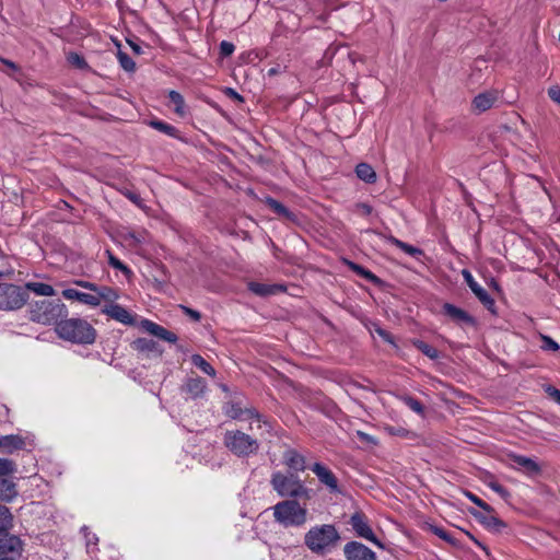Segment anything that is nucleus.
<instances>
[{"label": "nucleus", "instance_id": "nucleus-1", "mask_svg": "<svg viewBox=\"0 0 560 560\" xmlns=\"http://www.w3.org/2000/svg\"><path fill=\"white\" fill-rule=\"evenodd\" d=\"M55 331L60 339L80 346L93 345L97 338V331L93 325L79 317L61 318Z\"/></svg>", "mask_w": 560, "mask_h": 560}, {"label": "nucleus", "instance_id": "nucleus-2", "mask_svg": "<svg viewBox=\"0 0 560 560\" xmlns=\"http://www.w3.org/2000/svg\"><path fill=\"white\" fill-rule=\"evenodd\" d=\"M28 305L30 320L33 323L57 327L61 318L68 316V308L60 299L34 301Z\"/></svg>", "mask_w": 560, "mask_h": 560}, {"label": "nucleus", "instance_id": "nucleus-3", "mask_svg": "<svg viewBox=\"0 0 560 560\" xmlns=\"http://www.w3.org/2000/svg\"><path fill=\"white\" fill-rule=\"evenodd\" d=\"M340 534L332 524L312 527L304 536L305 546L314 553L325 555L337 546Z\"/></svg>", "mask_w": 560, "mask_h": 560}, {"label": "nucleus", "instance_id": "nucleus-4", "mask_svg": "<svg viewBox=\"0 0 560 560\" xmlns=\"http://www.w3.org/2000/svg\"><path fill=\"white\" fill-rule=\"evenodd\" d=\"M270 485L272 489L282 498L311 499V490L307 489L299 476L294 472L284 475L276 471L271 476Z\"/></svg>", "mask_w": 560, "mask_h": 560}, {"label": "nucleus", "instance_id": "nucleus-5", "mask_svg": "<svg viewBox=\"0 0 560 560\" xmlns=\"http://www.w3.org/2000/svg\"><path fill=\"white\" fill-rule=\"evenodd\" d=\"M273 517L283 527H300L307 521V510L298 500H283L273 508Z\"/></svg>", "mask_w": 560, "mask_h": 560}, {"label": "nucleus", "instance_id": "nucleus-6", "mask_svg": "<svg viewBox=\"0 0 560 560\" xmlns=\"http://www.w3.org/2000/svg\"><path fill=\"white\" fill-rule=\"evenodd\" d=\"M224 446L237 457L257 454L259 442L241 430H228L223 436Z\"/></svg>", "mask_w": 560, "mask_h": 560}, {"label": "nucleus", "instance_id": "nucleus-7", "mask_svg": "<svg viewBox=\"0 0 560 560\" xmlns=\"http://www.w3.org/2000/svg\"><path fill=\"white\" fill-rule=\"evenodd\" d=\"M30 299V294L22 285L0 282V311L21 310Z\"/></svg>", "mask_w": 560, "mask_h": 560}, {"label": "nucleus", "instance_id": "nucleus-8", "mask_svg": "<svg viewBox=\"0 0 560 560\" xmlns=\"http://www.w3.org/2000/svg\"><path fill=\"white\" fill-rule=\"evenodd\" d=\"M348 524L352 527V530L354 532L355 536L359 538H363L380 549H385V545L376 537L374 534L366 514L362 511L354 512L350 520L348 521Z\"/></svg>", "mask_w": 560, "mask_h": 560}, {"label": "nucleus", "instance_id": "nucleus-9", "mask_svg": "<svg viewBox=\"0 0 560 560\" xmlns=\"http://www.w3.org/2000/svg\"><path fill=\"white\" fill-rule=\"evenodd\" d=\"M10 530H0V557H21L24 542L20 536L11 534Z\"/></svg>", "mask_w": 560, "mask_h": 560}, {"label": "nucleus", "instance_id": "nucleus-10", "mask_svg": "<svg viewBox=\"0 0 560 560\" xmlns=\"http://www.w3.org/2000/svg\"><path fill=\"white\" fill-rule=\"evenodd\" d=\"M441 313L456 325L469 326L474 328L478 326V320L476 317L452 303L445 302L442 305Z\"/></svg>", "mask_w": 560, "mask_h": 560}, {"label": "nucleus", "instance_id": "nucleus-11", "mask_svg": "<svg viewBox=\"0 0 560 560\" xmlns=\"http://www.w3.org/2000/svg\"><path fill=\"white\" fill-rule=\"evenodd\" d=\"M462 275L464 277L465 282L469 287V289L472 291V293L477 296V299L480 301V303L492 314L498 315V311L495 307L494 300L490 296V294L481 287L479 285L472 275L469 270L464 269L462 271Z\"/></svg>", "mask_w": 560, "mask_h": 560}, {"label": "nucleus", "instance_id": "nucleus-12", "mask_svg": "<svg viewBox=\"0 0 560 560\" xmlns=\"http://www.w3.org/2000/svg\"><path fill=\"white\" fill-rule=\"evenodd\" d=\"M343 556L347 560H377L376 553L358 540L348 541L343 546Z\"/></svg>", "mask_w": 560, "mask_h": 560}, {"label": "nucleus", "instance_id": "nucleus-13", "mask_svg": "<svg viewBox=\"0 0 560 560\" xmlns=\"http://www.w3.org/2000/svg\"><path fill=\"white\" fill-rule=\"evenodd\" d=\"M468 513L477 521L479 522L486 529L499 534L503 529L508 527V524L499 518L498 516L493 515V513L485 514L481 511H478L474 508L468 509Z\"/></svg>", "mask_w": 560, "mask_h": 560}, {"label": "nucleus", "instance_id": "nucleus-14", "mask_svg": "<svg viewBox=\"0 0 560 560\" xmlns=\"http://www.w3.org/2000/svg\"><path fill=\"white\" fill-rule=\"evenodd\" d=\"M311 470L316 475L318 480L325 485L330 493H341L338 485V479L335 474L320 463H315Z\"/></svg>", "mask_w": 560, "mask_h": 560}, {"label": "nucleus", "instance_id": "nucleus-15", "mask_svg": "<svg viewBox=\"0 0 560 560\" xmlns=\"http://www.w3.org/2000/svg\"><path fill=\"white\" fill-rule=\"evenodd\" d=\"M264 203L280 219L299 224L300 223V215L298 212L291 211L288 207H285L282 202L278 201L277 199L267 196L264 199Z\"/></svg>", "mask_w": 560, "mask_h": 560}, {"label": "nucleus", "instance_id": "nucleus-16", "mask_svg": "<svg viewBox=\"0 0 560 560\" xmlns=\"http://www.w3.org/2000/svg\"><path fill=\"white\" fill-rule=\"evenodd\" d=\"M140 327L148 331L149 334L153 335L154 337H158L159 339H162L164 341H167L170 343H175L178 340V337L176 334L167 330L163 326L150 320V319H142L140 322Z\"/></svg>", "mask_w": 560, "mask_h": 560}, {"label": "nucleus", "instance_id": "nucleus-17", "mask_svg": "<svg viewBox=\"0 0 560 560\" xmlns=\"http://www.w3.org/2000/svg\"><path fill=\"white\" fill-rule=\"evenodd\" d=\"M102 312L124 325H136L135 316L120 304L112 303L105 306Z\"/></svg>", "mask_w": 560, "mask_h": 560}, {"label": "nucleus", "instance_id": "nucleus-18", "mask_svg": "<svg viewBox=\"0 0 560 560\" xmlns=\"http://www.w3.org/2000/svg\"><path fill=\"white\" fill-rule=\"evenodd\" d=\"M342 264L347 266L351 271H353L357 276L365 279L366 281L371 282L377 288H383L385 285V282L378 278L376 275H374L369 269L364 268L363 266L348 259L342 258Z\"/></svg>", "mask_w": 560, "mask_h": 560}, {"label": "nucleus", "instance_id": "nucleus-19", "mask_svg": "<svg viewBox=\"0 0 560 560\" xmlns=\"http://www.w3.org/2000/svg\"><path fill=\"white\" fill-rule=\"evenodd\" d=\"M498 101L497 91H486L476 95L471 102L472 110L481 114L490 109Z\"/></svg>", "mask_w": 560, "mask_h": 560}, {"label": "nucleus", "instance_id": "nucleus-20", "mask_svg": "<svg viewBox=\"0 0 560 560\" xmlns=\"http://www.w3.org/2000/svg\"><path fill=\"white\" fill-rule=\"evenodd\" d=\"M130 347L138 352L147 353L148 358L150 354H153L156 358H160L163 354V349L153 339L137 338L130 343Z\"/></svg>", "mask_w": 560, "mask_h": 560}, {"label": "nucleus", "instance_id": "nucleus-21", "mask_svg": "<svg viewBox=\"0 0 560 560\" xmlns=\"http://www.w3.org/2000/svg\"><path fill=\"white\" fill-rule=\"evenodd\" d=\"M510 458L514 464L521 467L522 471L529 477H537L541 475V466L534 459L524 455L512 454Z\"/></svg>", "mask_w": 560, "mask_h": 560}, {"label": "nucleus", "instance_id": "nucleus-22", "mask_svg": "<svg viewBox=\"0 0 560 560\" xmlns=\"http://www.w3.org/2000/svg\"><path fill=\"white\" fill-rule=\"evenodd\" d=\"M25 439L19 434H9L0 436V453L12 454L15 451L24 450Z\"/></svg>", "mask_w": 560, "mask_h": 560}, {"label": "nucleus", "instance_id": "nucleus-23", "mask_svg": "<svg viewBox=\"0 0 560 560\" xmlns=\"http://www.w3.org/2000/svg\"><path fill=\"white\" fill-rule=\"evenodd\" d=\"M206 389V382L202 377H188L182 386V392L189 395L190 398L196 399L203 395Z\"/></svg>", "mask_w": 560, "mask_h": 560}, {"label": "nucleus", "instance_id": "nucleus-24", "mask_svg": "<svg viewBox=\"0 0 560 560\" xmlns=\"http://www.w3.org/2000/svg\"><path fill=\"white\" fill-rule=\"evenodd\" d=\"M283 459L284 464L294 474H296L298 471H304L306 468L305 457L293 448H290L284 452Z\"/></svg>", "mask_w": 560, "mask_h": 560}, {"label": "nucleus", "instance_id": "nucleus-25", "mask_svg": "<svg viewBox=\"0 0 560 560\" xmlns=\"http://www.w3.org/2000/svg\"><path fill=\"white\" fill-rule=\"evenodd\" d=\"M62 295L68 300H77L90 306H98V298H94V294L84 293L77 289H65Z\"/></svg>", "mask_w": 560, "mask_h": 560}, {"label": "nucleus", "instance_id": "nucleus-26", "mask_svg": "<svg viewBox=\"0 0 560 560\" xmlns=\"http://www.w3.org/2000/svg\"><path fill=\"white\" fill-rule=\"evenodd\" d=\"M16 483L10 477L0 478V501L11 502L18 497Z\"/></svg>", "mask_w": 560, "mask_h": 560}, {"label": "nucleus", "instance_id": "nucleus-27", "mask_svg": "<svg viewBox=\"0 0 560 560\" xmlns=\"http://www.w3.org/2000/svg\"><path fill=\"white\" fill-rule=\"evenodd\" d=\"M247 288L250 292H253L254 294H256L258 296H269L271 294H275V292L278 289H281L282 287L276 285V284L271 285V284H265V283H260V282H256V281H250V282H248Z\"/></svg>", "mask_w": 560, "mask_h": 560}, {"label": "nucleus", "instance_id": "nucleus-28", "mask_svg": "<svg viewBox=\"0 0 560 560\" xmlns=\"http://www.w3.org/2000/svg\"><path fill=\"white\" fill-rule=\"evenodd\" d=\"M22 288L26 290V293L31 291L40 296H52L55 294L52 285L44 282H26Z\"/></svg>", "mask_w": 560, "mask_h": 560}, {"label": "nucleus", "instance_id": "nucleus-29", "mask_svg": "<svg viewBox=\"0 0 560 560\" xmlns=\"http://www.w3.org/2000/svg\"><path fill=\"white\" fill-rule=\"evenodd\" d=\"M148 125L150 127H152L153 129L160 131V132H163L172 138H175V139H180V135H179V130L171 125V124H167L163 120H159V119H151Z\"/></svg>", "mask_w": 560, "mask_h": 560}, {"label": "nucleus", "instance_id": "nucleus-30", "mask_svg": "<svg viewBox=\"0 0 560 560\" xmlns=\"http://www.w3.org/2000/svg\"><path fill=\"white\" fill-rule=\"evenodd\" d=\"M427 529L436 535L439 538H441L442 540L446 541L447 544H450L451 546L455 547V548H458V549H462V545L459 542V540H457L456 538H454L448 532H446L443 527H440V526H436L434 524H427Z\"/></svg>", "mask_w": 560, "mask_h": 560}, {"label": "nucleus", "instance_id": "nucleus-31", "mask_svg": "<svg viewBox=\"0 0 560 560\" xmlns=\"http://www.w3.org/2000/svg\"><path fill=\"white\" fill-rule=\"evenodd\" d=\"M386 240L388 243L398 247L399 249H401L402 252H405L406 254H408L412 257H418V256L424 255V252L421 248L412 246L408 243H405L393 235L387 236Z\"/></svg>", "mask_w": 560, "mask_h": 560}, {"label": "nucleus", "instance_id": "nucleus-32", "mask_svg": "<svg viewBox=\"0 0 560 560\" xmlns=\"http://www.w3.org/2000/svg\"><path fill=\"white\" fill-rule=\"evenodd\" d=\"M358 178L366 184H374L377 179L374 168L368 163H359L355 167Z\"/></svg>", "mask_w": 560, "mask_h": 560}, {"label": "nucleus", "instance_id": "nucleus-33", "mask_svg": "<svg viewBox=\"0 0 560 560\" xmlns=\"http://www.w3.org/2000/svg\"><path fill=\"white\" fill-rule=\"evenodd\" d=\"M412 346L419 350L421 353H423L424 355H427L428 358H430L431 360H436L439 359L440 357V351L430 346L429 343H427L425 341L423 340H420V339H413L411 341Z\"/></svg>", "mask_w": 560, "mask_h": 560}, {"label": "nucleus", "instance_id": "nucleus-34", "mask_svg": "<svg viewBox=\"0 0 560 560\" xmlns=\"http://www.w3.org/2000/svg\"><path fill=\"white\" fill-rule=\"evenodd\" d=\"M224 415L231 419H241L244 416V408L240 401L231 400L223 406Z\"/></svg>", "mask_w": 560, "mask_h": 560}, {"label": "nucleus", "instance_id": "nucleus-35", "mask_svg": "<svg viewBox=\"0 0 560 560\" xmlns=\"http://www.w3.org/2000/svg\"><path fill=\"white\" fill-rule=\"evenodd\" d=\"M168 98H170L171 103H173L175 106L174 113L176 115H178L179 117H185L186 109H185V100H184L183 95L175 90H171L168 92Z\"/></svg>", "mask_w": 560, "mask_h": 560}, {"label": "nucleus", "instance_id": "nucleus-36", "mask_svg": "<svg viewBox=\"0 0 560 560\" xmlns=\"http://www.w3.org/2000/svg\"><path fill=\"white\" fill-rule=\"evenodd\" d=\"M66 59L69 65H71L72 67H74L77 69L83 70V71H91V67L86 62L85 58L75 51L68 52Z\"/></svg>", "mask_w": 560, "mask_h": 560}, {"label": "nucleus", "instance_id": "nucleus-37", "mask_svg": "<svg viewBox=\"0 0 560 560\" xmlns=\"http://www.w3.org/2000/svg\"><path fill=\"white\" fill-rule=\"evenodd\" d=\"M116 45L118 47L117 58H118L120 67L127 72H135L136 63L132 60V58L127 52L120 50L119 43H116Z\"/></svg>", "mask_w": 560, "mask_h": 560}, {"label": "nucleus", "instance_id": "nucleus-38", "mask_svg": "<svg viewBox=\"0 0 560 560\" xmlns=\"http://www.w3.org/2000/svg\"><path fill=\"white\" fill-rule=\"evenodd\" d=\"M13 515L10 509L0 503V530L13 528Z\"/></svg>", "mask_w": 560, "mask_h": 560}, {"label": "nucleus", "instance_id": "nucleus-39", "mask_svg": "<svg viewBox=\"0 0 560 560\" xmlns=\"http://www.w3.org/2000/svg\"><path fill=\"white\" fill-rule=\"evenodd\" d=\"M106 256L110 267L121 271L126 277L132 276L131 269L121 262L109 249L106 250Z\"/></svg>", "mask_w": 560, "mask_h": 560}, {"label": "nucleus", "instance_id": "nucleus-40", "mask_svg": "<svg viewBox=\"0 0 560 560\" xmlns=\"http://www.w3.org/2000/svg\"><path fill=\"white\" fill-rule=\"evenodd\" d=\"M191 363L196 368L200 369L207 375H210V376L215 375V370L213 369V366L209 362H207L200 354H192Z\"/></svg>", "mask_w": 560, "mask_h": 560}, {"label": "nucleus", "instance_id": "nucleus-41", "mask_svg": "<svg viewBox=\"0 0 560 560\" xmlns=\"http://www.w3.org/2000/svg\"><path fill=\"white\" fill-rule=\"evenodd\" d=\"M94 298H98L100 305L102 300L115 301L118 298V295L113 288L106 285H98V290L96 291V294H94Z\"/></svg>", "mask_w": 560, "mask_h": 560}, {"label": "nucleus", "instance_id": "nucleus-42", "mask_svg": "<svg viewBox=\"0 0 560 560\" xmlns=\"http://www.w3.org/2000/svg\"><path fill=\"white\" fill-rule=\"evenodd\" d=\"M401 399L405 402V405L408 406L412 411H415L419 416H424L425 408L420 400L409 395L402 396Z\"/></svg>", "mask_w": 560, "mask_h": 560}, {"label": "nucleus", "instance_id": "nucleus-43", "mask_svg": "<svg viewBox=\"0 0 560 560\" xmlns=\"http://www.w3.org/2000/svg\"><path fill=\"white\" fill-rule=\"evenodd\" d=\"M464 494L465 497L470 500L472 503H475L477 506H479L482 511H485L486 513H494L495 510L490 505L488 504L487 502H485L483 500H481L479 497H477L475 493H472L471 491L469 490H465L464 491Z\"/></svg>", "mask_w": 560, "mask_h": 560}, {"label": "nucleus", "instance_id": "nucleus-44", "mask_svg": "<svg viewBox=\"0 0 560 560\" xmlns=\"http://www.w3.org/2000/svg\"><path fill=\"white\" fill-rule=\"evenodd\" d=\"M384 430L392 436H399L405 439L415 436L413 432L409 431L408 429L401 425H386Z\"/></svg>", "mask_w": 560, "mask_h": 560}, {"label": "nucleus", "instance_id": "nucleus-45", "mask_svg": "<svg viewBox=\"0 0 560 560\" xmlns=\"http://www.w3.org/2000/svg\"><path fill=\"white\" fill-rule=\"evenodd\" d=\"M16 471V464L9 458H0V478L10 477Z\"/></svg>", "mask_w": 560, "mask_h": 560}, {"label": "nucleus", "instance_id": "nucleus-46", "mask_svg": "<svg viewBox=\"0 0 560 560\" xmlns=\"http://www.w3.org/2000/svg\"><path fill=\"white\" fill-rule=\"evenodd\" d=\"M488 487L491 488L494 492H497L504 500H508L511 495L510 491L495 480L489 481Z\"/></svg>", "mask_w": 560, "mask_h": 560}, {"label": "nucleus", "instance_id": "nucleus-47", "mask_svg": "<svg viewBox=\"0 0 560 560\" xmlns=\"http://www.w3.org/2000/svg\"><path fill=\"white\" fill-rule=\"evenodd\" d=\"M542 346L541 349L547 351H558L560 349L559 345L549 336L540 335Z\"/></svg>", "mask_w": 560, "mask_h": 560}, {"label": "nucleus", "instance_id": "nucleus-48", "mask_svg": "<svg viewBox=\"0 0 560 560\" xmlns=\"http://www.w3.org/2000/svg\"><path fill=\"white\" fill-rule=\"evenodd\" d=\"M235 50V46L233 43L228 40H222L220 43V56L222 58L231 56Z\"/></svg>", "mask_w": 560, "mask_h": 560}, {"label": "nucleus", "instance_id": "nucleus-49", "mask_svg": "<svg viewBox=\"0 0 560 560\" xmlns=\"http://www.w3.org/2000/svg\"><path fill=\"white\" fill-rule=\"evenodd\" d=\"M375 328V332L386 342L390 343V345H394L395 346V339H394V336L387 331L386 329L382 328L381 326L378 325H374Z\"/></svg>", "mask_w": 560, "mask_h": 560}, {"label": "nucleus", "instance_id": "nucleus-50", "mask_svg": "<svg viewBox=\"0 0 560 560\" xmlns=\"http://www.w3.org/2000/svg\"><path fill=\"white\" fill-rule=\"evenodd\" d=\"M179 308L182 310V312L188 316L191 320L194 322H199L201 319V314L200 312L196 311V310H192L186 305H183L180 304L179 305Z\"/></svg>", "mask_w": 560, "mask_h": 560}, {"label": "nucleus", "instance_id": "nucleus-51", "mask_svg": "<svg viewBox=\"0 0 560 560\" xmlns=\"http://www.w3.org/2000/svg\"><path fill=\"white\" fill-rule=\"evenodd\" d=\"M223 93L231 100L237 102V103H244L245 98L237 93L233 88H224Z\"/></svg>", "mask_w": 560, "mask_h": 560}, {"label": "nucleus", "instance_id": "nucleus-52", "mask_svg": "<svg viewBox=\"0 0 560 560\" xmlns=\"http://www.w3.org/2000/svg\"><path fill=\"white\" fill-rule=\"evenodd\" d=\"M548 96L556 103L560 104V86L553 85L548 89Z\"/></svg>", "mask_w": 560, "mask_h": 560}, {"label": "nucleus", "instance_id": "nucleus-53", "mask_svg": "<svg viewBox=\"0 0 560 560\" xmlns=\"http://www.w3.org/2000/svg\"><path fill=\"white\" fill-rule=\"evenodd\" d=\"M82 532L84 533V536L86 538V546L96 545L97 544L98 538L96 537L95 534H91L86 526L82 527Z\"/></svg>", "mask_w": 560, "mask_h": 560}, {"label": "nucleus", "instance_id": "nucleus-54", "mask_svg": "<svg viewBox=\"0 0 560 560\" xmlns=\"http://www.w3.org/2000/svg\"><path fill=\"white\" fill-rule=\"evenodd\" d=\"M75 284L83 289L93 291V292H96L98 290L97 284L90 282V281H85V280H78V281H75Z\"/></svg>", "mask_w": 560, "mask_h": 560}, {"label": "nucleus", "instance_id": "nucleus-55", "mask_svg": "<svg viewBox=\"0 0 560 560\" xmlns=\"http://www.w3.org/2000/svg\"><path fill=\"white\" fill-rule=\"evenodd\" d=\"M464 533L479 547L481 548L487 556L490 555V551H489V548L482 544L481 541H479L468 530H464Z\"/></svg>", "mask_w": 560, "mask_h": 560}, {"label": "nucleus", "instance_id": "nucleus-56", "mask_svg": "<svg viewBox=\"0 0 560 560\" xmlns=\"http://www.w3.org/2000/svg\"><path fill=\"white\" fill-rule=\"evenodd\" d=\"M357 436L359 438V440L361 442L376 444V440L373 436H371L370 434H368V433H365L363 431H357Z\"/></svg>", "mask_w": 560, "mask_h": 560}, {"label": "nucleus", "instance_id": "nucleus-57", "mask_svg": "<svg viewBox=\"0 0 560 560\" xmlns=\"http://www.w3.org/2000/svg\"><path fill=\"white\" fill-rule=\"evenodd\" d=\"M546 393L560 405V390L551 385L546 388Z\"/></svg>", "mask_w": 560, "mask_h": 560}, {"label": "nucleus", "instance_id": "nucleus-58", "mask_svg": "<svg viewBox=\"0 0 560 560\" xmlns=\"http://www.w3.org/2000/svg\"><path fill=\"white\" fill-rule=\"evenodd\" d=\"M357 209L360 210L362 212V214L364 215H370L373 211V208L372 206H370L369 203L366 202H358L355 205Z\"/></svg>", "mask_w": 560, "mask_h": 560}, {"label": "nucleus", "instance_id": "nucleus-59", "mask_svg": "<svg viewBox=\"0 0 560 560\" xmlns=\"http://www.w3.org/2000/svg\"><path fill=\"white\" fill-rule=\"evenodd\" d=\"M244 415L247 416V418H250V419H257V420H260L261 418V415L258 412V410L256 408H244Z\"/></svg>", "mask_w": 560, "mask_h": 560}, {"label": "nucleus", "instance_id": "nucleus-60", "mask_svg": "<svg viewBox=\"0 0 560 560\" xmlns=\"http://www.w3.org/2000/svg\"><path fill=\"white\" fill-rule=\"evenodd\" d=\"M128 43H129L130 47L132 48V50H133V52L136 55H141L142 54V48H141L140 45H138V44H136V43H133L131 40H128Z\"/></svg>", "mask_w": 560, "mask_h": 560}, {"label": "nucleus", "instance_id": "nucleus-61", "mask_svg": "<svg viewBox=\"0 0 560 560\" xmlns=\"http://www.w3.org/2000/svg\"><path fill=\"white\" fill-rule=\"evenodd\" d=\"M490 287H491L494 291H497L499 294H501V293H502L501 285H500V284H499V282H498L495 279H493V278H492V279H491V281H490Z\"/></svg>", "mask_w": 560, "mask_h": 560}, {"label": "nucleus", "instance_id": "nucleus-62", "mask_svg": "<svg viewBox=\"0 0 560 560\" xmlns=\"http://www.w3.org/2000/svg\"><path fill=\"white\" fill-rule=\"evenodd\" d=\"M126 240H132L136 244L141 243V240L136 235L135 232H129L126 237Z\"/></svg>", "mask_w": 560, "mask_h": 560}, {"label": "nucleus", "instance_id": "nucleus-63", "mask_svg": "<svg viewBox=\"0 0 560 560\" xmlns=\"http://www.w3.org/2000/svg\"><path fill=\"white\" fill-rule=\"evenodd\" d=\"M5 66H8L9 68H11L12 70H18V66L11 61V60H7V59H0Z\"/></svg>", "mask_w": 560, "mask_h": 560}, {"label": "nucleus", "instance_id": "nucleus-64", "mask_svg": "<svg viewBox=\"0 0 560 560\" xmlns=\"http://www.w3.org/2000/svg\"><path fill=\"white\" fill-rule=\"evenodd\" d=\"M279 72H280V68L279 67L270 68L268 70V75L269 77H273V75L278 74Z\"/></svg>", "mask_w": 560, "mask_h": 560}]
</instances>
